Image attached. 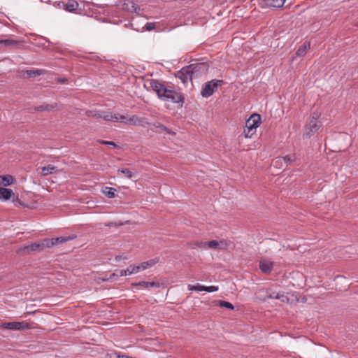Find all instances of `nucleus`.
I'll return each instance as SVG.
<instances>
[{
    "label": "nucleus",
    "mask_w": 358,
    "mask_h": 358,
    "mask_svg": "<svg viewBox=\"0 0 358 358\" xmlns=\"http://www.w3.org/2000/svg\"><path fill=\"white\" fill-rule=\"evenodd\" d=\"M150 85V87L156 92L158 97L162 101L175 103H183L184 96L180 92L168 89L157 80H151Z\"/></svg>",
    "instance_id": "1"
},
{
    "label": "nucleus",
    "mask_w": 358,
    "mask_h": 358,
    "mask_svg": "<svg viewBox=\"0 0 358 358\" xmlns=\"http://www.w3.org/2000/svg\"><path fill=\"white\" fill-rule=\"evenodd\" d=\"M85 115L89 117L101 118L110 122H125L124 115L118 113H112L110 111H101L97 110H87Z\"/></svg>",
    "instance_id": "2"
},
{
    "label": "nucleus",
    "mask_w": 358,
    "mask_h": 358,
    "mask_svg": "<svg viewBox=\"0 0 358 358\" xmlns=\"http://www.w3.org/2000/svg\"><path fill=\"white\" fill-rule=\"evenodd\" d=\"M320 116V113L317 112L311 114L304 127V138H309L320 129L322 123L319 121Z\"/></svg>",
    "instance_id": "3"
},
{
    "label": "nucleus",
    "mask_w": 358,
    "mask_h": 358,
    "mask_svg": "<svg viewBox=\"0 0 358 358\" xmlns=\"http://www.w3.org/2000/svg\"><path fill=\"white\" fill-rule=\"evenodd\" d=\"M261 124V116L257 113H254L246 120L245 128L243 134L245 138H252L256 133L257 128Z\"/></svg>",
    "instance_id": "4"
},
{
    "label": "nucleus",
    "mask_w": 358,
    "mask_h": 358,
    "mask_svg": "<svg viewBox=\"0 0 358 358\" xmlns=\"http://www.w3.org/2000/svg\"><path fill=\"white\" fill-rule=\"evenodd\" d=\"M223 83V80L217 79H213L210 81L206 82L202 87L201 95L204 98L210 96Z\"/></svg>",
    "instance_id": "5"
},
{
    "label": "nucleus",
    "mask_w": 358,
    "mask_h": 358,
    "mask_svg": "<svg viewBox=\"0 0 358 358\" xmlns=\"http://www.w3.org/2000/svg\"><path fill=\"white\" fill-rule=\"evenodd\" d=\"M191 66H186L177 72L176 77L178 78L183 84H187L192 81L194 75L191 70Z\"/></svg>",
    "instance_id": "6"
},
{
    "label": "nucleus",
    "mask_w": 358,
    "mask_h": 358,
    "mask_svg": "<svg viewBox=\"0 0 358 358\" xmlns=\"http://www.w3.org/2000/svg\"><path fill=\"white\" fill-rule=\"evenodd\" d=\"M1 327L10 330H24L30 329V325L25 322H4Z\"/></svg>",
    "instance_id": "7"
},
{
    "label": "nucleus",
    "mask_w": 358,
    "mask_h": 358,
    "mask_svg": "<svg viewBox=\"0 0 358 358\" xmlns=\"http://www.w3.org/2000/svg\"><path fill=\"white\" fill-rule=\"evenodd\" d=\"M229 246V243L225 240L216 241L213 240L208 242H206V249L208 248H213V249H219V250H226Z\"/></svg>",
    "instance_id": "8"
},
{
    "label": "nucleus",
    "mask_w": 358,
    "mask_h": 358,
    "mask_svg": "<svg viewBox=\"0 0 358 358\" xmlns=\"http://www.w3.org/2000/svg\"><path fill=\"white\" fill-rule=\"evenodd\" d=\"M191 66V70L194 75V77H197L199 74L205 73L208 70V65L206 63H196L189 65Z\"/></svg>",
    "instance_id": "9"
},
{
    "label": "nucleus",
    "mask_w": 358,
    "mask_h": 358,
    "mask_svg": "<svg viewBox=\"0 0 358 358\" xmlns=\"http://www.w3.org/2000/svg\"><path fill=\"white\" fill-rule=\"evenodd\" d=\"M122 8L130 13H137L140 10V8L131 0H124L122 4Z\"/></svg>",
    "instance_id": "10"
},
{
    "label": "nucleus",
    "mask_w": 358,
    "mask_h": 358,
    "mask_svg": "<svg viewBox=\"0 0 358 358\" xmlns=\"http://www.w3.org/2000/svg\"><path fill=\"white\" fill-rule=\"evenodd\" d=\"M131 286L133 287H140L145 289H150V288H157L159 287L160 283L158 282H146V281H141L138 282H134L131 284Z\"/></svg>",
    "instance_id": "11"
},
{
    "label": "nucleus",
    "mask_w": 358,
    "mask_h": 358,
    "mask_svg": "<svg viewBox=\"0 0 358 358\" xmlns=\"http://www.w3.org/2000/svg\"><path fill=\"white\" fill-rule=\"evenodd\" d=\"M286 0H263L264 6L268 8H282Z\"/></svg>",
    "instance_id": "12"
},
{
    "label": "nucleus",
    "mask_w": 358,
    "mask_h": 358,
    "mask_svg": "<svg viewBox=\"0 0 358 358\" xmlns=\"http://www.w3.org/2000/svg\"><path fill=\"white\" fill-rule=\"evenodd\" d=\"M273 267V263L269 260L262 259L259 261V268L264 273L271 272Z\"/></svg>",
    "instance_id": "13"
},
{
    "label": "nucleus",
    "mask_w": 358,
    "mask_h": 358,
    "mask_svg": "<svg viewBox=\"0 0 358 358\" xmlns=\"http://www.w3.org/2000/svg\"><path fill=\"white\" fill-rule=\"evenodd\" d=\"M296 160V156L295 155H286L285 157H278L276 158L273 162V164L274 166H278V164L279 162H281L282 161H284V162L286 164V165H289L291 163H292L293 162H294Z\"/></svg>",
    "instance_id": "14"
},
{
    "label": "nucleus",
    "mask_w": 358,
    "mask_h": 358,
    "mask_svg": "<svg viewBox=\"0 0 358 358\" xmlns=\"http://www.w3.org/2000/svg\"><path fill=\"white\" fill-rule=\"evenodd\" d=\"M136 265H130L127 269L120 271V276H127L138 273Z\"/></svg>",
    "instance_id": "15"
},
{
    "label": "nucleus",
    "mask_w": 358,
    "mask_h": 358,
    "mask_svg": "<svg viewBox=\"0 0 358 358\" xmlns=\"http://www.w3.org/2000/svg\"><path fill=\"white\" fill-rule=\"evenodd\" d=\"M13 194V192L10 189L0 187V199L2 201L8 200Z\"/></svg>",
    "instance_id": "16"
},
{
    "label": "nucleus",
    "mask_w": 358,
    "mask_h": 358,
    "mask_svg": "<svg viewBox=\"0 0 358 358\" xmlns=\"http://www.w3.org/2000/svg\"><path fill=\"white\" fill-rule=\"evenodd\" d=\"M41 176H46L48 175L56 173L57 171V169L56 166L50 164L47 166L41 168Z\"/></svg>",
    "instance_id": "17"
},
{
    "label": "nucleus",
    "mask_w": 358,
    "mask_h": 358,
    "mask_svg": "<svg viewBox=\"0 0 358 358\" xmlns=\"http://www.w3.org/2000/svg\"><path fill=\"white\" fill-rule=\"evenodd\" d=\"M14 178L10 175L0 176V185L9 186L14 182Z\"/></svg>",
    "instance_id": "18"
},
{
    "label": "nucleus",
    "mask_w": 358,
    "mask_h": 358,
    "mask_svg": "<svg viewBox=\"0 0 358 358\" xmlns=\"http://www.w3.org/2000/svg\"><path fill=\"white\" fill-rule=\"evenodd\" d=\"M78 6V3L76 0H68L64 5V9L69 12H74Z\"/></svg>",
    "instance_id": "19"
},
{
    "label": "nucleus",
    "mask_w": 358,
    "mask_h": 358,
    "mask_svg": "<svg viewBox=\"0 0 358 358\" xmlns=\"http://www.w3.org/2000/svg\"><path fill=\"white\" fill-rule=\"evenodd\" d=\"M310 43H303L296 50V55L297 57H303V56H304L306 54L308 50L310 49Z\"/></svg>",
    "instance_id": "20"
},
{
    "label": "nucleus",
    "mask_w": 358,
    "mask_h": 358,
    "mask_svg": "<svg viewBox=\"0 0 358 358\" xmlns=\"http://www.w3.org/2000/svg\"><path fill=\"white\" fill-rule=\"evenodd\" d=\"M117 171L124 174L129 179H132L137 176L136 172H133L127 168L119 169Z\"/></svg>",
    "instance_id": "21"
},
{
    "label": "nucleus",
    "mask_w": 358,
    "mask_h": 358,
    "mask_svg": "<svg viewBox=\"0 0 358 358\" xmlns=\"http://www.w3.org/2000/svg\"><path fill=\"white\" fill-rule=\"evenodd\" d=\"M155 264V261L153 259L142 262L141 264L136 265V266L138 268V271H144Z\"/></svg>",
    "instance_id": "22"
},
{
    "label": "nucleus",
    "mask_w": 358,
    "mask_h": 358,
    "mask_svg": "<svg viewBox=\"0 0 358 358\" xmlns=\"http://www.w3.org/2000/svg\"><path fill=\"white\" fill-rule=\"evenodd\" d=\"M102 192L108 198L112 199L115 196L116 189L110 187H104Z\"/></svg>",
    "instance_id": "23"
},
{
    "label": "nucleus",
    "mask_w": 358,
    "mask_h": 358,
    "mask_svg": "<svg viewBox=\"0 0 358 358\" xmlns=\"http://www.w3.org/2000/svg\"><path fill=\"white\" fill-rule=\"evenodd\" d=\"M24 250H27V252H34V251H37V250H43L41 246V242L33 243L31 245L24 247Z\"/></svg>",
    "instance_id": "24"
},
{
    "label": "nucleus",
    "mask_w": 358,
    "mask_h": 358,
    "mask_svg": "<svg viewBox=\"0 0 358 358\" xmlns=\"http://www.w3.org/2000/svg\"><path fill=\"white\" fill-rule=\"evenodd\" d=\"M124 117H126L124 122H128L132 124H142L144 122L143 119H140L136 115H133L129 118H127L126 116Z\"/></svg>",
    "instance_id": "25"
},
{
    "label": "nucleus",
    "mask_w": 358,
    "mask_h": 358,
    "mask_svg": "<svg viewBox=\"0 0 358 358\" xmlns=\"http://www.w3.org/2000/svg\"><path fill=\"white\" fill-rule=\"evenodd\" d=\"M44 71L41 69H36V70H26L24 71V73L27 75L28 78H33L42 75Z\"/></svg>",
    "instance_id": "26"
},
{
    "label": "nucleus",
    "mask_w": 358,
    "mask_h": 358,
    "mask_svg": "<svg viewBox=\"0 0 358 358\" xmlns=\"http://www.w3.org/2000/svg\"><path fill=\"white\" fill-rule=\"evenodd\" d=\"M54 245H55L54 238L44 239L41 241L42 250H44L45 248H50Z\"/></svg>",
    "instance_id": "27"
},
{
    "label": "nucleus",
    "mask_w": 358,
    "mask_h": 358,
    "mask_svg": "<svg viewBox=\"0 0 358 358\" xmlns=\"http://www.w3.org/2000/svg\"><path fill=\"white\" fill-rule=\"evenodd\" d=\"M75 238V236H60L54 238L55 245L66 243L68 241H71Z\"/></svg>",
    "instance_id": "28"
},
{
    "label": "nucleus",
    "mask_w": 358,
    "mask_h": 358,
    "mask_svg": "<svg viewBox=\"0 0 358 358\" xmlns=\"http://www.w3.org/2000/svg\"><path fill=\"white\" fill-rule=\"evenodd\" d=\"M190 247L192 249L201 248V249L206 250V242H203V241H194V242L191 243Z\"/></svg>",
    "instance_id": "29"
},
{
    "label": "nucleus",
    "mask_w": 358,
    "mask_h": 358,
    "mask_svg": "<svg viewBox=\"0 0 358 358\" xmlns=\"http://www.w3.org/2000/svg\"><path fill=\"white\" fill-rule=\"evenodd\" d=\"M216 303L220 307H224L230 310H233L234 308V306L232 303L226 301L218 300L216 301Z\"/></svg>",
    "instance_id": "30"
},
{
    "label": "nucleus",
    "mask_w": 358,
    "mask_h": 358,
    "mask_svg": "<svg viewBox=\"0 0 358 358\" xmlns=\"http://www.w3.org/2000/svg\"><path fill=\"white\" fill-rule=\"evenodd\" d=\"M18 41L13 39H4L0 40V44H3L6 46H14L18 44Z\"/></svg>",
    "instance_id": "31"
},
{
    "label": "nucleus",
    "mask_w": 358,
    "mask_h": 358,
    "mask_svg": "<svg viewBox=\"0 0 358 358\" xmlns=\"http://www.w3.org/2000/svg\"><path fill=\"white\" fill-rule=\"evenodd\" d=\"M204 285L197 284L195 285H188V289L190 291H197V292H202L203 291Z\"/></svg>",
    "instance_id": "32"
},
{
    "label": "nucleus",
    "mask_w": 358,
    "mask_h": 358,
    "mask_svg": "<svg viewBox=\"0 0 358 358\" xmlns=\"http://www.w3.org/2000/svg\"><path fill=\"white\" fill-rule=\"evenodd\" d=\"M274 297L276 299L280 300L282 302L288 301V298L283 293H277Z\"/></svg>",
    "instance_id": "33"
},
{
    "label": "nucleus",
    "mask_w": 358,
    "mask_h": 358,
    "mask_svg": "<svg viewBox=\"0 0 358 358\" xmlns=\"http://www.w3.org/2000/svg\"><path fill=\"white\" fill-rule=\"evenodd\" d=\"M53 108V106L52 105L47 104L45 106H40L37 107V110L38 111H43V110H47L50 111Z\"/></svg>",
    "instance_id": "34"
},
{
    "label": "nucleus",
    "mask_w": 358,
    "mask_h": 358,
    "mask_svg": "<svg viewBox=\"0 0 358 358\" xmlns=\"http://www.w3.org/2000/svg\"><path fill=\"white\" fill-rule=\"evenodd\" d=\"M204 288L203 289V291H206L207 292H217L218 290V287L217 286H204Z\"/></svg>",
    "instance_id": "35"
},
{
    "label": "nucleus",
    "mask_w": 358,
    "mask_h": 358,
    "mask_svg": "<svg viewBox=\"0 0 358 358\" xmlns=\"http://www.w3.org/2000/svg\"><path fill=\"white\" fill-rule=\"evenodd\" d=\"M146 30L148 31H152L155 29V24L153 22H148L145 24Z\"/></svg>",
    "instance_id": "36"
},
{
    "label": "nucleus",
    "mask_w": 358,
    "mask_h": 358,
    "mask_svg": "<svg viewBox=\"0 0 358 358\" xmlns=\"http://www.w3.org/2000/svg\"><path fill=\"white\" fill-rule=\"evenodd\" d=\"M100 143L103 145H113L114 147H117V145L113 141H101Z\"/></svg>",
    "instance_id": "37"
},
{
    "label": "nucleus",
    "mask_w": 358,
    "mask_h": 358,
    "mask_svg": "<svg viewBox=\"0 0 358 358\" xmlns=\"http://www.w3.org/2000/svg\"><path fill=\"white\" fill-rule=\"evenodd\" d=\"M155 126L157 128H159V129H160L162 131H168V128L166 127H165L164 125L160 124V123H157V124H155Z\"/></svg>",
    "instance_id": "38"
},
{
    "label": "nucleus",
    "mask_w": 358,
    "mask_h": 358,
    "mask_svg": "<svg viewBox=\"0 0 358 358\" xmlns=\"http://www.w3.org/2000/svg\"><path fill=\"white\" fill-rule=\"evenodd\" d=\"M275 295V294H269L267 295V298H268V299H275V297H274Z\"/></svg>",
    "instance_id": "39"
},
{
    "label": "nucleus",
    "mask_w": 358,
    "mask_h": 358,
    "mask_svg": "<svg viewBox=\"0 0 358 358\" xmlns=\"http://www.w3.org/2000/svg\"><path fill=\"white\" fill-rule=\"evenodd\" d=\"M42 2L48 3L50 0H41Z\"/></svg>",
    "instance_id": "40"
},
{
    "label": "nucleus",
    "mask_w": 358,
    "mask_h": 358,
    "mask_svg": "<svg viewBox=\"0 0 358 358\" xmlns=\"http://www.w3.org/2000/svg\"><path fill=\"white\" fill-rule=\"evenodd\" d=\"M168 134H174L170 129H168V131H166Z\"/></svg>",
    "instance_id": "41"
},
{
    "label": "nucleus",
    "mask_w": 358,
    "mask_h": 358,
    "mask_svg": "<svg viewBox=\"0 0 358 358\" xmlns=\"http://www.w3.org/2000/svg\"><path fill=\"white\" fill-rule=\"evenodd\" d=\"M168 134H174L170 129H168V131H166Z\"/></svg>",
    "instance_id": "42"
}]
</instances>
